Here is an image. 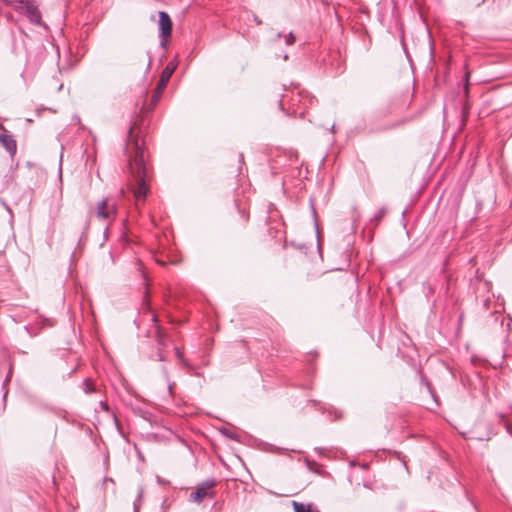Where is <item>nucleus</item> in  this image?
Returning <instances> with one entry per match:
<instances>
[{
	"mask_svg": "<svg viewBox=\"0 0 512 512\" xmlns=\"http://www.w3.org/2000/svg\"><path fill=\"white\" fill-rule=\"evenodd\" d=\"M385 214H386V209L385 208H380L373 215V217L371 218V221L378 223L379 221H381V219L384 217Z\"/></svg>",
	"mask_w": 512,
	"mask_h": 512,
	"instance_id": "12",
	"label": "nucleus"
},
{
	"mask_svg": "<svg viewBox=\"0 0 512 512\" xmlns=\"http://www.w3.org/2000/svg\"><path fill=\"white\" fill-rule=\"evenodd\" d=\"M158 358H159L160 361H164L165 360V358H164V356H163L161 351L158 352Z\"/></svg>",
	"mask_w": 512,
	"mask_h": 512,
	"instance_id": "16",
	"label": "nucleus"
},
{
	"mask_svg": "<svg viewBox=\"0 0 512 512\" xmlns=\"http://www.w3.org/2000/svg\"><path fill=\"white\" fill-rule=\"evenodd\" d=\"M118 211V204L110 198L99 201L96 205V217L101 221L110 222L115 219Z\"/></svg>",
	"mask_w": 512,
	"mask_h": 512,
	"instance_id": "2",
	"label": "nucleus"
},
{
	"mask_svg": "<svg viewBox=\"0 0 512 512\" xmlns=\"http://www.w3.org/2000/svg\"><path fill=\"white\" fill-rule=\"evenodd\" d=\"M156 338H157V342L160 346H165V338H164V334L162 333V330L160 328V326L156 325Z\"/></svg>",
	"mask_w": 512,
	"mask_h": 512,
	"instance_id": "11",
	"label": "nucleus"
},
{
	"mask_svg": "<svg viewBox=\"0 0 512 512\" xmlns=\"http://www.w3.org/2000/svg\"><path fill=\"white\" fill-rule=\"evenodd\" d=\"M143 495H144V487L140 486L138 489L137 497L133 503L134 512H139L141 504H142Z\"/></svg>",
	"mask_w": 512,
	"mask_h": 512,
	"instance_id": "9",
	"label": "nucleus"
},
{
	"mask_svg": "<svg viewBox=\"0 0 512 512\" xmlns=\"http://www.w3.org/2000/svg\"><path fill=\"white\" fill-rule=\"evenodd\" d=\"M254 19H255L257 25H260L262 23V21L260 19H258L257 17H255Z\"/></svg>",
	"mask_w": 512,
	"mask_h": 512,
	"instance_id": "17",
	"label": "nucleus"
},
{
	"mask_svg": "<svg viewBox=\"0 0 512 512\" xmlns=\"http://www.w3.org/2000/svg\"><path fill=\"white\" fill-rule=\"evenodd\" d=\"M0 143L13 156L17 150L16 141L13 137L5 132L0 133Z\"/></svg>",
	"mask_w": 512,
	"mask_h": 512,
	"instance_id": "7",
	"label": "nucleus"
},
{
	"mask_svg": "<svg viewBox=\"0 0 512 512\" xmlns=\"http://www.w3.org/2000/svg\"><path fill=\"white\" fill-rule=\"evenodd\" d=\"M128 137L134 151V155L129 161L131 178L128 182V189L132 192L136 201H144L148 193L145 152L139 145L138 140H133L132 127L129 129Z\"/></svg>",
	"mask_w": 512,
	"mask_h": 512,
	"instance_id": "1",
	"label": "nucleus"
},
{
	"mask_svg": "<svg viewBox=\"0 0 512 512\" xmlns=\"http://www.w3.org/2000/svg\"><path fill=\"white\" fill-rule=\"evenodd\" d=\"M294 512H320L313 503L291 502Z\"/></svg>",
	"mask_w": 512,
	"mask_h": 512,
	"instance_id": "8",
	"label": "nucleus"
},
{
	"mask_svg": "<svg viewBox=\"0 0 512 512\" xmlns=\"http://www.w3.org/2000/svg\"><path fill=\"white\" fill-rule=\"evenodd\" d=\"M83 390L86 394H91L95 391V387L90 379H86L82 384Z\"/></svg>",
	"mask_w": 512,
	"mask_h": 512,
	"instance_id": "10",
	"label": "nucleus"
},
{
	"mask_svg": "<svg viewBox=\"0 0 512 512\" xmlns=\"http://www.w3.org/2000/svg\"><path fill=\"white\" fill-rule=\"evenodd\" d=\"M285 42L287 45H292L295 42V36L292 32L285 36Z\"/></svg>",
	"mask_w": 512,
	"mask_h": 512,
	"instance_id": "14",
	"label": "nucleus"
},
{
	"mask_svg": "<svg viewBox=\"0 0 512 512\" xmlns=\"http://www.w3.org/2000/svg\"><path fill=\"white\" fill-rule=\"evenodd\" d=\"M175 353H176V357H177L178 361L181 363H184L183 354L178 347H175Z\"/></svg>",
	"mask_w": 512,
	"mask_h": 512,
	"instance_id": "15",
	"label": "nucleus"
},
{
	"mask_svg": "<svg viewBox=\"0 0 512 512\" xmlns=\"http://www.w3.org/2000/svg\"><path fill=\"white\" fill-rule=\"evenodd\" d=\"M159 32L163 38L170 37L172 33V21L164 11L159 12Z\"/></svg>",
	"mask_w": 512,
	"mask_h": 512,
	"instance_id": "5",
	"label": "nucleus"
},
{
	"mask_svg": "<svg viewBox=\"0 0 512 512\" xmlns=\"http://www.w3.org/2000/svg\"><path fill=\"white\" fill-rule=\"evenodd\" d=\"M163 370V373H164V376H165V379L168 383V391L170 394H172V390H173V386H174V383H171L170 380H169V375H168V371H167V368L166 367H163L162 368Z\"/></svg>",
	"mask_w": 512,
	"mask_h": 512,
	"instance_id": "13",
	"label": "nucleus"
},
{
	"mask_svg": "<svg viewBox=\"0 0 512 512\" xmlns=\"http://www.w3.org/2000/svg\"><path fill=\"white\" fill-rule=\"evenodd\" d=\"M216 482L214 479H208L201 483L194 492L190 494L189 500L191 502L200 503L206 497H214V492L212 491Z\"/></svg>",
	"mask_w": 512,
	"mask_h": 512,
	"instance_id": "3",
	"label": "nucleus"
},
{
	"mask_svg": "<svg viewBox=\"0 0 512 512\" xmlns=\"http://www.w3.org/2000/svg\"><path fill=\"white\" fill-rule=\"evenodd\" d=\"M31 23L42 26L41 13L34 0H17Z\"/></svg>",
	"mask_w": 512,
	"mask_h": 512,
	"instance_id": "4",
	"label": "nucleus"
},
{
	"mask_svg": "<svg viewBox=\"0 0 512 512\" xmlns=\"http://www.w3.org/2000/svg\"><path fill=\"white\" fill-rule=\"evenodd\" d=\"M177 65L174 62H169L166 67L163 69L159 82L157 84V91L161 93V91L166 87L168 81L170 80L172 74L174 73Z\"/></svg>",
	"mask_w": 512,
	"mask_h": 512,
	"instance_id": "6",
	"label": "nucleus"
}]
</instances>
